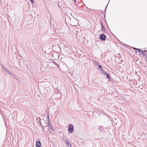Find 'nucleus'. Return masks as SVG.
<instances>
[{
    "mask_svg": "<svg viewBox=\"0 0 147 147\" xmlns=\"http://www.w3.org/2000/svg\"><path fill=\"white\" fill-rule=\"evenodd\" d=\"M98 67L99 68H100V70L102 71L103 70V69L102 68V66L101 65H98Z\"/></svg>",
    "mask_w": 147,
    "mask_h": 147,
    "instance_id": "12",
    "label": "nucleus"
},
{
    "mask_svg": "<svg viewBox=\"0 0 147 147\" xmlns=\"http://www.w3.org/2000/svg\"><path fill=\"white\" fill-rule=\"evenodd\" d=\"M133 48L134 49H135V50H138V52H140V51L141 50V49H138V48H136L135 47H133Z\"/></svg>",
    "mask_w": 147,
    "mask_h": 147,
    "instance_id": "9",
    "label": "nucleus"
},
{
    "mask_svg": "<svg viewBox=\"0 0 147 147\" xmlns=\"http://www.w3.org/2000/svg\"><path fill=\"white\" fill-rule=\"evenodd\" d=\"M76 0H74V1L76 3Z\"/></svg>",
    "mask_w": 147,
    "mask_h": 147,
    "instance_id": "21",
    "label": "nucleus"
},
{
    "mask_svg": "<svg viewBox=\"0 0 147 147\" xmlns=\"http://www.w3.org/2000/svg\"><path fill=\"white\" fill-rule=\"evenodd\" d=\"M41 143L40 141H38L36 142V147H40Z\"/></svg>",
    "mask_w": 147,
    "mask_h": 147,
    "instance_id": "5",
    "label": "nucleus"
},
{
    "mask_svg": "<svg viewBox=\"0 0 147 147\" xmlns=\"http://www.w3.org/2000/svg\"><path fill=\"white\" fill-rule=\"evenodd\" d=\"M106 76V78H109V80L110 79V76L109 74H107L106 71L104 72Z\"/></svg>",
    "mask_w": 147,
    "mask_h": 147,
    "instance_id": "7",
    "label": "nucleus"
},
{
    "mask_svg": "<svg viewBox=\"0 0 147 147\" xmlns=\"http://www.w3.org/2000/svg\"><path fill=\"white\" fill-rule=\"evenodd\" d=\"M56 65V66H57L58 67H59V65H58V64H57V65Z\"/></svg>",
    "mask_w": 147,
    "mask_h": 147,
    "instance_id": "18",
    "label": "nucleus"
},
{
    "mask_svg": "<svg viewBox=\"0 0 147 147\" xmlns=\"http://www.w3.org/2000/svg\"><path fill=\"white\" fill-rule=\"evenodd\" d=\"M32 3H34V1L33 0H29Z\"/></svg>",
    "mask_w": 147,
    "mask_h": 147,
    "instance_id": "15",
    "label": "nucleus"
},
{
    "mask_svg": "<svg viewBox=\"0 0 147 147\" xmlns=\"http://www.w3.org/2000/svg\"><path fill=\"white\" fill-rule=\"evenodd\" d=\"M94 63L96 66L98 65L99 64L96 61H94Z\"/></svg>",
    "mask_w": 147,
    "mask_h": 147,
    "instance_id": "11",
    "label": "nucleus"
},
{
    "mask_svg": "<svg viewBox=\"0 0 147 147\" xmlns=\"http://www.w3.org/2000/svg\"><path fill=\"white\" fill-rule=\"evenodd\" d=\"M39 122L40 124V125H42L41 123V121H40V118H39Z\"/></svg>",
    "mask_w": 147,
    "mask_h": 147,
    "instance_id": "16",
    "label": "nucleus"
},
{
    "mask_svg": "<svg viewBox=\"0 0 147 147\" xmlns=\"http://www.w3.org/2000/svg\"><path fill=\"white\" fill-rule=\"evenodd\" d=\"M56 65V66H57L58 67H59V65H58V64H57V65Z\"/></svg>",
    "mask_w": 147,
    "mask_h": 147,
    "instance_id": "19",
    "label": "nucleus"
},
{
    "mask_svg": "<svg viewBox=\"0 0 147 147\" xmlns=\"http://www.w3.org/2000/svg\"><path fill=\"white\" fill-rule=\"evenodd\" d=\"M45 119L46 120L45 123L47 125V127H48L49 130L50 131H53L54 129L53 127V126L50 123V119L48 114H47L46 115L45 117Z\"/></svg>",
    "mask_w": 147,
    "mask_h": 147,
    "instance_id": "1",
    "label": "nucleus"
},
{
    "mask_svg": "<svg viewBox=\"0 0 147 147\" xmlns=\"http://www.w3.org/2000/svg\"><path fill=\"white\" fill-rule=\"evenodd\" d=\"M74 130V126L71 124H70L69 125V128L68 129V131L70 133H72Z\"/></svg>",
    "mask_w": 147,
    "mask_h": 147,
    "instance_id": "2",
    "label": "nucleus"
},
{
    "mask_svg": "<svg viewBox=\"0 0 147 147\" xmlns=\"http://www.w3.org/2000/svg\"><path fill=\"white\" fill-rule=\"evenodd\" d=\"M51 28H54V26L53 24H51Z\"/></svg>",
    "mask_w": 147,
    "mask_h": 147,
    "instance_id": "13",
    "label": "nucleus"
},
{
    "mask_svg": "<svg viewBox=\"0 0 147 147\" xmlns=\"http://www.w3.org/2000/svg\"><path fill=\"white\" fill-rule=\"evenodd\" d=\"M62 138L63 140L65 142V140H64V139L65 138V137L64 135H63V136L62 137Z\"/></svg>",
    "mask_w": 147,
    "mask_h": 147,
    "instance_id": "14",
    "label": "nucleus"
},
{
    "mask_svg": "<svg viewBox=\"0 0 147 147\" xmlns=\"http://www.w3.org/2000/svg\"><path fill=\"white\" fill-rule=\"evenodd\" d=\"M106 38V36L103 34H101L100 36V38L101 40H104Z\"/></svg>",
    "mask_w": 147,
    "mask_h": 147,
    "instance_id": "3",
    "label": "nucleus"
},
{
    "mask_svg": "<svg viewBox=\"0 0 147 147\" xmlns=\"http://www.w3.org/2000/svg\"><path fill=\"white\" fill-rule=\"evenodd\" d=\"M140 51V52H141V55H142L143 56H144L145 55V53L141 50Z\"/></svg>",
    "mask_w": 147,
    "mask_h": 147,
    "instance_id": "10",
    "label": "nucleus"
},
{
    "mask_svg": "<svg viewBox=\"0 0 147 147\" xmlns=\"http://www.w3.org/2000/svg\"><path fill=\"white\" fill-rule=\"evenodd\" d=\"M146 52V50H144V52Z\"/></svg>",
    "mask_w": 147,
    "mask_h": 147,
    "instance_id": "20",
    "label": "nucleus"
},
{
    "mask_svg": "<svg viewBox=\"0 0 147 147\" xmlns=\"http://www.w3.org/2000/svg\"><path fill=\"white\" fill-rule=\"evenodd\" d=\"M53 63H54L55 65H57V63L54 61H53Z\"/></svg>",
    "mask_w": 147,
    "mask_h": 147,
    "instance_id": "17",
    "label": "nucleus"
},
{
    "mask_svg": "<svg viewBox=\"0 0 147 147\" xmlns=\"http://www.w3.org/2000/svg\"><path fill=\"white\" fill-rule=\"evenodd\" d=\"M101 30L102 31H104L105 30V28L104 26L102 23H101Z\"/></svg>",
    "mask_w": 147,
    "mask_h": 147,
    "instance_id": "8",
    "label": "nucleus"
},
{
    "mask_svg": "<svg viewBox=\"0 0 147 147\" xmlns=\"http://www.w3.org/2000/svg\"><path fill=\"white\" fill-rule=\"evenodd\" d=\"M65 142L68 147H71V144H70L69 143V142L67 139L66 140V141H65Z\"/></svg>",
    "mask_w": 147,
    "mask_h": 147,
    "instance_id": "4",
    "label": "nucleus"
},
{
    "mask_svg": "<svg viewBox=\"0 0 147 147\" xmlns=\"http://www.w3.org/2000/svg\"><path fill=\"white\" fill-rule=\"evenodd\" d=\"M3 69H4L5 71L9 75H12V73L9 72L7 69H6L4 67H3Z\"/></svg>",
    "mask_w": 147,
    "mask_h": 147,
    "instance_id": "6",
    "label": "nucleus"
}]
</instances>
